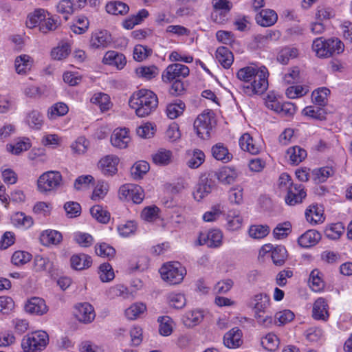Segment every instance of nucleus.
Here are the masks:
<instances>
[{
  "instance_id": "nucleus-38",
  "label": "nucleus",
  "mask_w": 352,
  "mask_h": 352,
  "mask_svg": "<svg viewBox=\"0 0 352 352\" xmlns=\"http://www.w3.org/2000/svg\"><path fill=\"white\" fill-rule=\"evenodd\" d=\"M25 122L34 129H40L43 124V117L39 111L32 110L26 116Z\"/></svg>"
},
{
  "instance_id": "nucleus-62",
  "label": "nucleus",
  "mask_w": 352,
  "mask_h": 352,
  "mask_svg": "<svg viewBox=\"0 0 352 352\" xmlns=\"http://www.w3.org/2000/svg\"><path fill=\"white\" fill-rule=\"evenodd\" d=\"M32 258V255L25 251H16L12 256V263L16 266L23 265L28 263Z\"/></svg>"
},
{
  "instance_id": "nucleus-9",
  "label": "nucleus",
  "mask_w": 352,
  "mask_h": 352,
  "mask_svg": "<svg viewBox=\"0 0 352 352\" xmlns=\"http://www.w3.org/2000/svg\"><path fill=\"white\" fill-rule=\"evenodd\" d=\"M223 233L219 229H212L206 232L200 233L198 242L200 245H206L208 248H216L222 245Z\"/></svg>"
},
{
  "instance_id": "nucleus-36",
  "label": "nucleus",
  "mask_w": 352,
  "mask_h": 352,
  "mask_svg": "<svg viewBox=\"0 0 352 352\" xmlns=\"http://www.w3.org/2000/svg\"><path fill=\"white\" fill-rule=\"evenodd\" d=\"M45 19V11L43 9H37L34 12L30 13L28 16L26 25L29 28H33L37 25H41Z\"/></svg>"
},
{
  "instance_id": "nucleus-39",
  "label": "nucleus",
  "mask_w": 352,
  "mask_h": 352,
  "mask_svg": "<svg viewBox=\"0 0 352 352\" xmlns=\"http://www.w3.org/2000/svg\"><path fill=\"white\" fill-rule=\"evenodd\" d=\"M298 55V50L294 47H285L278 54L277 60L280 63L286 65L289 60L295 58Z\"/></svg>"
},
{
  "instance_id": "nucleus-47",
  "label": "nucleus",
  "mask_w": 352,
  "mask_h": 352,
  "mask_svg": "<svg viewBox=\"0 0 352 352\" xmlns=\"http://www.w3.org/2000/svg\"><path fill=\"white\" fill-rule=\"evenodd\" d=\"M137 75L146 80L154 78L159 73L158 68L155 65L142 66L136 69Z\"/></svg>"
},
{
  "instance_id": "nucleus-17",
  "label": "nucleus",
  "mask_w": 352,
  "mask_h": 352,
  "mask_svg": "<svg viewBox=\"0 0 352 352\" xmlns=\"http://www.w3.org/2000/svg\"><path fill=\"white\" fill-rule=\"evenodd\" d=\"M204 311L195 309L186 311L182 316L183 324L188 328L198 325L204 319Z\"/></svg>"
},
{
  "instance_id": "nucleus-22",
  "label": "nucleus",
  "mask_w": 352,
  "mask_h": 352,
  "mask_svg": "<svg viewBox=\"0 0 352 352\" xmlns=\"http://www.w3.org/2000/svg\"><path fill=\"white\" fill-rule=\"evenodd\" d=\"M63 240L60 232L54 230H46L41 232L40 241L43 245H58Z\"/></svg>"
},
{
  "instance_id": "nucleus-7",
  "label": "nucleus",
  "mask_w": 352,
  "mask_h": 352,
  "mask_svg": "<svg viewBox=\"0 0 352 352\" xmlns=\"http://www.w3.org/2000/svg\"><path fill=\"white\" fill-rule=\"evenodd\" d=\"M189 73L190 69L186 65L177 63H173L162 72V79L164 82H170L187 77Z\"/></svg>"
},
{
  "instance_id": "nucleus-53",
  "label": "nucleus",
  "mask_w": 352,
  "mask_h": 352,
  "mask_svg": "<svg viewBox=\"0 0 352 352\" xmlns=\"http://www.w3.org/2000/svg\"><path fill=\"white\" fill-rule=\"evenodd\" d=\"M57 12L63 14L65 20H67L70 14L76 10L74 2L71 0H61L56 6Z\"/></svg>"
},
{
  "instance_id": "nucleus-21",
  "label": "nucleus",
  "mask_w": 352,
  "mask_h": 352,
  "mask_svg": "<svg viewBox=\"0 0 352 352\" xmlns=\"http://www.w3.org/2000/svg\"><path fill=\"white\" fill-rule=\"evenodd\" d=\"M312 316L316 320L326 321L329 316L328 305L324 298H318L313 306Z\"/></svg>"
},
{
  "instance_id": "nucleus-31",
  "label": "nucleus",
  "mask_w": 352,
  "mask_h": 352,
  "mask_svg": "<svg viewBox=\"0 0 352 352\" xmlns=\"http://www.w3.org/2000/svg\"><path fill=\"white\" fill-rule=\"evenodd\" d=\"M305 217L311 224L322 223L324 220L322 210L317 206H310L305 211Z\"/></svg>"
},
{
  "instance_id": "nucleus-10",
  "label": "nucleus",
  "mask_w": 352,
  "mask_h": 352,
  "mask_svg": "<svg viewBox=\"0 0 352 352\" xmlns=\"http://www.w3.org/2000/svg\"><path fill=\"white\" fill-rule=\"evenodd\" d=\"M120 159L114 155H108L101 158L98 162V168L105 176H113L118 172Z\"/></svg>"
},
{
  "instance_id": "nucleus-50",
  "label": "nucleus",
  "mask_w": 352,
  "mask_h": 352,
  "mask_svg": "<svg viewBox=\"0 0 352 352\" xmlns=\"http://www.w3.org/2000/svg\"><path fill=\"white\" fill-rule=\"evenodd\" d=\"M30 147L29 139H22L16 143L7 145V150L14 155H19L21 152L28 150Z\"/></svg>"
},
{
  "instance_id": "nucleus-8",
  "label": "nucleus",
  "mask_w": 352,
  "mask_h": 352,
  "mask_svg": "<svg viewBox=\"0 0 352 352\" xmlns=\"http://www.w3.org/2000/svg\"><path fill=\"white\" fill-rule=\"evenodd\" d=\"M212 114L208 111L199 114L194 122V129L197 135L201 139L206 140L210 138L212 129Z\"/></svg>"
},
{
  "instance_id": "nucleus-32",
  "label": "nucleus",
  "mask_w": 352,
  "mask_h": 352,
  "mask_svg": "<svg viewBox=\"0 0 352 352\" xmlns=\"http://www.w3.org/2000/svg\"><path fill=\"white\" fill-rule=\"evenodd\" d=\"M212 186L210 182L208 179L201 180L195 187V191L193 192L194 198L200 201L205 197L211 192Z\"/></svg>"
},
{
  "instance_id": "nucleus-60",
  "label": "nucleus",
  "mask_w": 352,
  "mask_h": 352,
  "mask_svg": "<svg viewBox=\"0 0 352 352\" xmlns=\"http://www.w3.org/2000/svg\"><path fill=\"white\" fill-rule=\"evenodd\" d=\"M291 228L292 226L288 221L278 224L273 230L274 238L276 239L285 238L291 232Z\"/></svg>"
},
{
  "instance_id": "nucleus-23",
  "label": "nucleus",
  "mask_w": 352,
  "mask_h": 352,
  "mask_svg": "<svg viewBox=\"0 0 352 352\" xmlns=\"http://www.w3.org/2000/svg\"><path fill=\"white\" fill-rule=\"evenodd\" d=\"M239 145L242 150L252 155L258 154L261 148V146L256 144L248 133H245L240 138Z\"/></svg>"
},
{
  "instance_id": "nucleus-37",
  "label": "nucleus",
  "mask_w": 352,
  "mask_h": 352,
  "mask_svg": "<svg viewBox=\"0 0 352 352\" xmlns=\"http://www.w3.org/2000/svg\"><path fill=\"white\" fill-rule=\"evenodd\" d=\"M106 10L108 13L118 15L125 14L129 10V7L125 3L122 1H111L107 4Z\"/></svg>"
},
{
  "instance_id": "nucleus-56",
  "label": "nucleus",
  "mask_w": 352,
  "mask_h": 352,
  "mask_svg": "<svg viewBox=\"0 0 352 352\" xmlns=\"http://www.w3.org/2000/svg\"><path fill=\"white\" fill-rule=\"evenodd\" d=\"M69 52V45L67 43H64L53 48L51 52V56L54 60H62L68 56Z\"/></svg>"
},
{
  "instance_id": "nucleus-34",
  "label": "nucleus",
  "mask_w": 352,
  "mask_h": 352,
  "mask_svg": "<svg viewBox=\"0 0 352 352\" xmlns=\"http://www.w3.org/2000/svg\"><path fill=\"white\" fill-rule=\"evenodd\" d=\"M167 302L170 307L175 309H182L186 306V299L184 294L172 292L167 296Z\"/></svg>"
},
{
  "instance_id": "nucleus-13",
  "label": "nucleus",
  "mask_w": 352,
  "mask_h": 352,
  "mask_svg": "<svg viewBox=\"0 0 352 352\" xmlns=\"http://www.w3.org/2000/svg\"><path fill=\"white\" fill-rule=\"evenodd\" d=\"M307 194L301 184H295L289 188L285 202L289 206L300 204L305 198Z\"/></svg>"
},
{
  "instance_id": "nucleus-41",
  "label": "nucleus",
  "mask_w": 352,
  "mask_h": 352,
  "mask_svg": "<svg viewBox=\"0 0 352 352\" xmlns=\"http://www.w3.org/2000/svg\"><path fill=\"white\" fill-rule=\"evenodd\" d=\"M271 257L274 265L280 266L287 258V252L284 246L277 245L273 248Z\"/></svg>"
},
{
  "instance_id": "nucleus-6",
  "label": "nucleus",
  "mask_w": 352,
  "mask_h": 352,
  "mask_svg": "<svg viewBox=\"0 0 352 352\" xmlns=\"http://www.w3.org/2000/svg\"><path fill=\"white\" fill-rule=\"evenodd\" d=\"M62 175L58 171H47L38 179V190L43 193L56 190L62 185Z\"/></svg>"
},
{
  "instance_id": "nucleus-1",
  "label": "nucleus",
  "mask_w": 352,
  "mask_h": 352,
  "mask_svg": "<svg viewBox=\"0 0 352 352\" xmlns=\"http://www.w3.org/2000/svg\"><path fill=\"white\" fill-rule=\"evenodd\" d=\"M267 70L266 67L258 68L254 66H246L241 68L236 73L237 78L245 84L242 90L248 96L261 94L268 87Z\"/></svg>"
},
{
  "instance_id": "nucleus-48",
  "label": "nucleus",
  "mask_w": 352,
  "mask_h": 352,
  "mask_svg": "<svg viewBox=\"0 0 352 352\" xmlns=\"http://www.w3.org/2000/svg\"><path fill=\"white\" fill-rule=\"evenodd\" d=\"M330 94V90L326 87H320L312 92V100L320 106L324 105L327 101V97Z\"/></svg>"
},
{
  "instance_id": "nucleus-28",
  "label": "nucleus",
  "mask_w": 352,
  "mask_h": 352,
  "mask_svg": "<svg viewBox=\"0 0 352 352\" xmlns=\"http://www.w3.org/2000/svg\"><path fill=\"white\" fill-rule=\"evenodd\" d=\"M71 266L76 270H82L88 268L92 263L90 256L85 254L73 255L70 259Z\"/></svg>"
},
{
  "instance_id": "nucleus-40",
  "label": "nucleus",
  "mask_w": 352,
  "mask_h": 352,
  "mask_svg": "<svg viewBox=\"0 0 352 352\" xmlns=\"http://www.w3.org/2000/svg\"><path fill=\"white\" fill-rule=\"evenodd\" d=\"M91 102L99 106L101 111H107L110 109L111 104L109 96L104 93L95 94L90 100Z\"/></svg>"
},
{
  "instance_id": "nucleus-24",
  "label": "nucleus",
  "mask_w": 352,
  "mask_h": 352,
  "mask_svg": "<svg viewBox=\"0 0 352 352\" xmlns=\"http://www.w3.org/2000/svg\"><path fill=\"white\" fill-rule=\"evenodd\" d=\"M277 19V14L272 10H263L256 16L257 23L263 27L274 25Z\"/></svg>"
},
{
  "instance_id": "nucleus-20",
  "label": "nucleus",
  "mask_w": 352,
  "mask_h": 352,
  "mask_svg": "<svg viewBox=\"0 0 352 352\" xmlns=\"http://www.w3.org/2000/svg\"><path fill=\"white\" fill-rule=\"evenodd\" d=\"M102 62L106 65H114L121 69L126 65V60L122 54L116 51H109L104 54Z\"/></svg>"
},
{
  "instance_id": "nucleus-61",
  "label": "nucleus",
  "mask_w": 352,
  "mask_h": 352,
  "mask_svg": "<svg viewBox=\"0 0 352 352\" xmlns=\"http://www.w3.org/2000/svg\"><path fill=\"white\" fill-rule=\"evenodd\" d=\"M109 190V184L104 181H98L95 187L91 199L93 200H100L104 197Z\"/></svg>"
},
{
  "instance_id": "nucleus-57",
  "label": "nucleus",
  "mask_w": 352,
  "mask_h": 352,
  "mask_svg": "<svg viewBox=\"0 0 352 352\" xmlns=\"http://www.w3.org/2000/svg\"><path fill=\"white\" fill-rule=\"evenodd\" d=\"M270 232V228L267 226L255 225L252 226L249 229V234L252 238L260 239L265 237Z\"/></svg>"
},
{
  "instance_id": "nucleus-11",
  "label": "nucleus",
  "mask_w": 352,
  "mask_h": 352,
  "mask_svg": "<svg viewBox=\"0 0 352 352\" xmlns=\"http://www.w3.org/2000/svg\"><path fill=\"white\" fill-rule=\"evenodd\" d=\"M75 316L79 322L87 324L94 320L96 314L91 305L84 302L76 306Z\"/></svg>"
},
{
  "instance_id": "nucleus-15",
  "label": "nucleus",
  "mask_w": 352,
  "mask_h": 352,
  "mask_svg": "<svg viewBox=\"0 0 352 352\" xmlns=\"http://www.w3.org/2000/svg\"><path fill=\"white\" fill-rule=\"evenodd\" d=\"M26 312L35 315H43L47 311V307L43 299L34 297L30 299L25 305Z\"/></svg>"
},
{
  "instance_id": "nucleus-30",
  "label": "nucleus",
  "mask_w": 352,
  "mask_h": 352,
  "mask_svg": "<svg viewBox=\"0 0 352 352\" xmlns=\"http://www.w3.org/2000/svg\"><path fill=\"white\" fill-rule=\"evenodd\" d=\"M32 65L33 59L27 54L17 56L14 62L16 72L19 74H26L28 71L30 70Z\"/></svg>"
},
{
  "instance_id": "nucleus-29",
  "label": "nucleus",
  "mask_w": 352,
  "mask_h": 352,
  "mask_svg": "<svg viewBox=\"0 0 352 352\" xmlns=\"http://www.w3.org/2000/svg\"><path fill=\"white\" fill-rule=\"evenodd\" d=\"M212 156L219 161L224 163L230 162L232 155L228 151V148L222 143H217L212 147Z\"/></svg>"
},
{
  "instance_id": "nucleus-25",
  "label": "nucleus",
  "mask_w": 352,
  "mask_h": 352,
  "mask_svg": "<svg viewBox=\"0 0 352 352\" xmlns=\"http://www.w3.org/2000/svg\"><path fill=\"white\" fill-rule=\"evenodd\" d=\"M216 58L218 62L224 67L229 68L234 61V56L232 52L226 47H219L216 50Z\"/></svg>"
},
{
  "instance_id": "nucleus-35",
  "label": "nucleus",
  "mask_w": 352,
  "mask_h": 352,
  "mask_svg": "<svg viewBox=\"0 0 352 352\" xmlns=\"http://www.w3.org/2000/svg\"><path fill=\"white\" fill-rule=\"evenodd\" d=\"M153 162L160 166H166L170 163L172 152L161 148L152 155Z\"/></svg>"
},
{
  "instance_id": "nucleus-63",
  "label": "nucleus",
  "mask_w": 352,
  "mask_h": 352,
  "mask_svg": "<svg viewBox=\"0 0 352 352\" xmlns=\"http://www.w3.org/2000/svg\"><path fill=\"white\" fill-rule=\"evenodd\" d=\"M294 318V314L289 309H285L275 314L274 322L276 324L278 323V325H283L291 322Z\"/></svg>"
},
{
  "instance_id": "nucleus-59",
  "label": "nucleus",
  "mask_w": 352,
  "mask_h": 352,
  "mask_svg": "<svg viewBox=\"0 0 352 352\" xmlns=\"http://www.w3.org/2000/svg\"><path fill=\"white\" fill-rule=\"evenodd\" d=\"M160 209L155 206L144 208L141 213L142 218L148 222H153L159 218Z\"/></svg>"
},
{
  "instance_id": "nucleus-27",
  "label": "nucleus",
  "mask_w": 352,
  "mask_h": 352,
  "mask_svg": "<svg viewBox=\"0 0 352 352\" xmlns=\"http://www.w3.org/2000/svg\"><path fill=\"white\" fill-rule=\"evenodd\" d=\"M238 175V171L234 168L230 166L223 167L217 173L219 181L225 184L234 182Z\"/></svg>"
},
{
  "instance_id": "nucleus-58",
  "label": "nucleus",
  "mask_w": 352,
  "mask_h": 352,
  "mask_svg": "<svg viewBox=\"0 0 352 352\" xmlns=\"http://www.w3.org/2000/svg\"><path fill=\"white\" fill-rule=\"evenodd\" d=\"M98 273L101 281L104 283L109 282L115 277L111 265L107 263H102L100 265Z\"/></svg>"
},
{
  "instance_id": "nucleus-33",
  "label": "nucleus",
  "mask_w": 352,
  "mask_h": 352,
  "mask_svg": "<svg viewBox=\"0 0 352 352\" xmlns=\"http://www.w3.org/2000/svg\"><path fill=\"white\" fill-rule=\"evenodd\" d=\"M287 155L291 164H298L306 158L307 151L298 146H295L288 148Z\"/></svg>"
},
{
  "instance_id": "nucleus-43",
  "label": "nucleus",
  "mask_w": 352,
  "mask_h": 352,
  "mask_svg": "<svg viewBox=\"0 0 352 352\" xmlns=\"http://www.w3.org/2000/svg\"><path fill=\"white\" fill-rule=\"evenodd\" d=\"M150 166L146 161H139L131 168V174L134 179H140L149 170Z\"/></svg>"
},
{
  "instance_id": "nucleus-3",
  "label": "nucleus",
  "mask_w": 352,
  "mask_h": 352,
  "mask_svg": "<svg viewBox=\"0 0 352 352\" xmlns=\"http://www.w3.org/2000/svg\"><path fill=\"white\" fill-rule=\"evenodd\" d=\"M343 43L337 38L324 39L318 37L314 40L312 50L319 58H329L339 54L344 51Z\"/></svg>"
},
{
  "instance_id": "nucleus-52",
  "label": "nucleus",
  "mask_w": 352,
  "mask_h": 352,
  "mask_svg": "<svg viewBox=\"0 0 352 352\" xmlns=\"http://www.w3.org/2000/svg\"><path fill=\"white\" fill-rule=\"evenodd\" d=\"M320 274L318 270H314L309 276L310 287L316 292H320L324 287V283L320 276Z\"/></svg>"
},
{
  "instance_id": "nucleus-4",
  "label": "nucleus",
  "mask_w": 352,
  "mask_h": 352,
  "mask_svg": "<svg viewBox=\"0 0 352 352\" xmlns=\"http://www.w3.org/2000/svg\"><path fill=\"white\" fill-rule=\"evenodd\" d=\"M49 342L48 334L43 331H36L26 335L21 341L25 352H41Z\"/></svg>"
},
{
  "instance_id": "nucleus-19",
  "label": "nucleus",
  "mask_w": 352,
  "mask_h": 352,
  "mask_svg": "<svg viewBox=\"0 0 352 352\" xmlns=\"http://www.w3.org/2000/svg\"><path fill=\"white\" fill-rule=\"evenodd\" d=\"M321 239V234L316 230H309L302 234L298 239V244L302 248H310Z\"/></svg>"
},
{
  "instance_id": "nucleus-42",
  "label": "nucleus",
  "mask_w": 352,
  "mask_h": 352,
  "mask_svg": "<svg viewBox=\"0 0 352 352\" xmlns=\"http://www.w3.org/2000/svg\"><path fill=\"white\" fill-rule=\"evenodd\" d=\"M185 108L184 102L179 100L177 102L168 104L166 107V113L168 118L173 120L181 116Z\"/></svg>"
},
{
  "instance_id": "nucleus-54",
  "label": "nucleus",
  "mask_w": 352,
  "mask_h": 352,
  "mask_svg": "<svg viewBox=\"0 0 352 352\" xmlns=\"http://www.w3.org/2000/svg\"><path fill=\"white\" fill-rule=\"evenodd\" d=\"M12 219L15 224L26 229L30 228L34 223L33 219L23 212L15 213Z\"/></svg>"
},
{
  "instance_id": "nucleus-26",
  "label": "nucleus",
  "mask_w": 352,
  "mask_h": 352,
  "mask_svg": "<svg viewBox=\"0 0 352 352\" xmlns=\"http://www.w3.org/2000/svg\"><path fill=\"white\" fill-rule=\"evenodd\" d=\"M186 165L192 169L199 168L205 161V154L199 149L188 151Z\"/></svg>"
},
{
  "instance_id": "nucleus-12",
  "label": "nucleus",
  "mask_w": 352,
  "mask_h": 352,
  "mask_svg": "<svg viewBox=\"0 0 352 352\" xmlns=\"http://www.w3.org/2000/svg\"><path fill=\"white\" fill-rule=\"evenodd\" d=\"M270 304V296L265 293H258L252 297L249 306L253 309L254 314L259 312L266 314Z\"/></svg>"
},
{
  "instance_id": "nucleus-5",
  "label": "nucleus",
  "mask_w": 352,
  "mask_h": 352,
  "mask_svg": "<svg viewBox=\"0 0 352 352\" xmlns=\"http://www.w3.org/2000/svg\"><path fill=\"white\" fill-rule=\"evenodd\" d=\"M162 278L170 285L180 283L186 274V269L179 262L164 264L160 270Z\"/></svg>"
},
{
  "instance_id": "nucleus-49",
  "label": "nucleus",
  "mask_w": 352,
  "mask_h": 352,
  "mask_svg": "<svg viewBox=\"0 0 352 352\" xmlns=\"http://www.w3.org/2000/svg\"><path fill=\"white\" fill-rule=\"evenodd\" d=\"M68 107L63 102H58L49 109L47 112L48 118L54 120L59 116H65L68 112Z\"/></svg>"
},
{
  "instance_id": "nucleus-14",
  "label": "nucleus",
  "mask_w": 352,
  "mask_h": 352,
  "mask_svg": "<svg viewBox=\"0 0 352 352\" xmlns=\"http://www.w3.org/2000/svg\"><path fill=\"white\" fill-rule=\"evenodd\" d=\"M131 141L129 131L126 128L116 129L111 137V144L118 148H125Z\"/></svg>"
},
{
  "instance_id": "nucleus-55",
  "label": "nucleus",
  "mask_w": 352,
  "mask_h": 352,
  "mask_svg": "<svg viewBox=\"0 0 352 352\" xmlns=\"http://www.w3.org/2000/svg\"><path fill=\"white\" fill-rule=\"evenodd\" d=\"M303 115L316 119L322 120L325 119L324 110L319 107L308 106L302 110Z\"/></svg>"
},
{
  "instance_id": "nucleus-16",
  "label": "nucleus",
  "mask_w": 352,
  "mask_h": 352,
  "mask_svg": "<svg viewBox=\"0 0 352 352\" xmlns=\"http://www.w3.org/2000/svg\"><path fill=\"white\" fill-rule=\"evenodd\" d=\"M241 338V331L239 328H233L224 335L223 344L230 349L238 348L243 343Z\"/></svg>"
},
{
  "instance_id": "nucleus-18",
  "label": "nucleus",
  "mask_w": 352,
  "mask_h": 352,
  "mask_svg": "<svg viewBox=\"0 0 352 352\" xmlns=\"http://www.w3.org/2000/svg\"><path fill=\"white\" fill-rule=\"evenodd\" d=\"M111 41V35L107 31H99L92 34L90 46L92 48L107 47Z\"/></svg>"
},
{
  "instance_id": "nucleus-44",
  "label": "nucleus",
  "mask_w": 352,
  "mask_h": 352,
  "mask_svg": "<svg viewBox=\"0 0 352 352\" xmlns=\"http://www.w3.org/2000/svg\"><path fill=\"white\" fill-rule=\"evenodd\" d=\"M90 213L94 219L102 223H107L110 219V213L98 205L91 208Z\"/></svg>"
},
{
  "instance_id": "nucleus-46",
  "label": "nucleus",
  "mask_w": 352,
  "mask_h": 352,
  "mask_svg": "<svg viewBox=\"0 0 352 352\" xmlns=\"http://www.w3.org/2000/svg\"><path fill=\"white\" fill-rule=\"evenodd\" d=\"M157 321L160 333L164 336H170L173 332V320L168 316H164L159 317Z\"/></svg>"
},
{
  "instance_id": "nucleus-64",
  "label": "nucleus",
  "mask_w": 352,
  "mask_h": 352,
  "mask_svg": "<svg viewBox=\"0 0 352 352\" xmlns=\"http://www.w3.org/2000/svg\"><path fill=\"white\" fill-rule=\"evenodd\" d=\"M95 251L97 255L107 258L113 257L116 253L114 248L105 243L96 245Z\"/></svg>"
},
{
  "instance_id": "nucleus-2",
  "label": "nucleus",
  "mask_w": 352,
  "mask_h": 352,
  "mask_svg": "<svg viewBox=\"0 0 352 352\" xmlns=\"http://www.w3.org/2000/svg\"><path fill=\"white\" fill-rule=\"evenodd\" d=\"M129 106L138 117H146L154 111L158 105L157 95L148 89H140L130 97Z\"/></svg>"
},
{
  "instance_id": "nucleus-45",
  "label": "nucleus",
  "mask_w": 352,
  "mask_h": 352,
  "mask_svg": "<svg viewBox=\"0 0 352 352\" xmlns=\"http://www.w3.org/2000/svg\"><path fill=\"white\" fill-rule=\"evenodd\" d=\"M279 344V339L273 333H267L261 340L262 346L269 351H275L278 348Z\"/></svg>"
},
{
  "instance_id": "nucleus-51",
  "label": "nucleus",
  "mask_w": 352,
  "mask_h": 352,
  "mask_svg": "<svg viewBox=\"0 0 352 352\" xmlns=\"http://www.w3.org/2000/svg\"><path fill=\"white\" fill-rule=\"evenodd\" d=\"M143 303H134L125 310V316L129 320H135L146 311Z\"/></svg>"
}]
</instances>
